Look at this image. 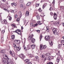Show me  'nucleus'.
<instances>
[{
    "mask_svg": "<svg viewBox=\"0 0 64 64\" xmlns=\"http://www.w3.org/2000/svg\"><path fill=\"white\" fill-rule=\"evenodd\" d=\"M2 61L4 63H5L4 64H9V63H11L12 64H14V62H13L12 60H11V59H10L9 58H2Z\"/></svg>",
    "mask_w": 64,
    "mask_h": 64,
    "instance_id": "obj_1",
    "label": "nucleus"
},
{
    "mask_svg": "<svg viewBox=\"0 0 64 64\" xmlns=\"http://www.w3.org/2000/svg\"><path fill=\"white\" fill-rule=\"evenodd\" d=\"M33 36V34L30 35L28 37V39L29 40H30L32 43H34V41H35V39L32 38Z\"/></svg>",
    "mask_w": 64,
    "mask_h": 64,
    "instance_id": "obj_2",
    "label": "nucleus"
},
{
    "mask_svg": "<svg viewBox=\"0 0 64 64\" xmlns=\"http://www.w3.org/2000/svg\"><path fill=\"white\" fill-rule=\"evenodd\" d=\"M0 22L2 23L3 22V24H7L8 23L7 22V20H2V18L1 17V16H0Z\"/></svg>",
    "mask_w": 64,
    "mask_h": 64,
    "instance_id": "obj_3",
    "label": "nucleus"
},
{
    "mask_svg": "<svg viewBox=\"0 0 64 64\" xmlns=\"http://www.w3.org/2000/svg\"><path fill=\"white\" fill-rule=\"evenodd\" d=\"M52 30L54 34H55V35H58V32H57V30L55 28H53L52 29Z\"/></svg>",
    "mask_w": 64,
    "mask_h": 64,
    "instance_id": "obj_4",
    "label": "nucleus"
},
{
    "mask_svg": "<svg viewBox=\"0 0 64 64\" xmlns=\"http://www.w3.org/2000/svg\"><path fill=\"white\" fill-rule=\"evenodd\" d=\"M26 42V38H24V40L22 41V43L23 45H24L23 46V47L24 48V49H25V48H26V47L24 46L25 45V42Z\"/></svg>",
    "mask_w": 64,
    "mask_h": 64,
    "instance_id": "obj_5",
    "label": "nucleus"
},
{
    "mask_svg": "<svg viewBox=\"0 0 64 64\" xmlns=\"http://www.w3.org/2000/svg\"><path fill=\"white\" fill-rule=\"evenodd\" d=\"M16 33L18 34H21V30H20L18 29L16 30L15 31Z\"/></svg>",
    "mask_w": 64,
    "mask_h": 64,
    "instance_id": "obj_6",
    "label": "nucleus"
},
{
    "mask_svg": "<svg viewBox=\"0 0 64 64\" xmlns=\"http://www.w3.org/2000/svg\"><path fill=\"white\" fill-rule=\"evenodd\" d=\"M60 10L62 12H64V7L63 6H60Z\"/></svg>",
    "mask_w": 64,
    "mask_h": 64,
    "instance_id": "obj_7",
    "label": "nucleus"
},
{
    "mask_svg": "<svg viewBox=\"0 0 64 64\" xmlns=\"http://www.w3.org/2000/svg\"><path fill=\"white\" fill-rule=\"evenodd\" d=\"M19 56L20 58L22 59H24L25 58V56H24L23 54H21L19 55Z\"/></svg>",
    "mask_w": 64,
    "mask_h": 64,
    "instance_id": "obj_8",
    "label": "nucleus"
},
{
    "mask_svg": "<svg viewBox=\"0 0 64 64\" xmlns=\"http://www.w3.org/2000/svg\"><path fill=\"white\" fill-rule=\"evenodd\" d=\"M45 39L46 41H48L50 39V36H46L45 38Z\"/></svg>",
    "mask_w": 64,
    "mask_h": 64,
    "instance_id": "obj_9",
    "label": "nucleus"
},
{
    "mask_svg": "<svg viewBox=\"0 0 64 64\" xmlns=\"http://www.w3.org/2000/svg\"><path fill=\"white\" fill-rule=\"evenodd\" d=\"M38 24H39V25H41V23H40V21L38 22L37 23L34 25V26H37V25H38Z\"/></svg>",
    "mask_w": 64,
    "mask_h": 64,
    "instance_id": "obj_10",
    "label": "nucleus"
},
{
    "mask_svg": "<svg viewBox=\"0 0 64 64\" xmlns=\"http://www.w3.org/2000/svg\"><path fill=\"white\" fill-rule=\"evenodd\" d=\"M56 61L57 62H56V64H58L59 63V61H60V57H58L56 58Z\"/></svg>",
    "mask_w": 64,
    "mask_h": 64,
    "instance_id": "obj_11",
    "label": "nucleus"
},
{
    "mask_svg": "<svg viewBox=\"0 0 64 64\" xmlns=\"http://www.w3.org/2000/svg\"><path fill=\"white\" fill-rule=\"evenodd\" d=\"M57 14L54 12V20H56L57 19Z\"/></svg>",
    "mask_w": 64,
    "mask_h": 64,
    "instance_id": "obj_12",
    "label": "nucleus"
},
{
    "mask_svg": "<svg viewBox=\"0 0 64 64\" xmlns=\"http://www.w3.org/2000/svg\"><path fill=\"white\" fill-rule=\"evenodd\" d=\"M14 42L16 44H19L20 43V40H14Z\"/></svg>",
    "mask_w": 64,
    "mask_h": 64,
    "instance_id": "obj_13",
    "label": "nucleus"
},
{
    "mask_svg": "<svg viewBox=\"0 0 64 64\" xmlns=\"http://www.w3.org/2000/svg\"><path fill=\"white\" fill-rule=\"evenodd\" d=\"M40 50H42V49H44V46H43L41 44L40 46Z\"/></svg>",
    "mask_w": 64,
    "mask_h": 64,
    "instance_id": "obj_14",
    "label": "nucleus"
},
{
    "mask_svg": "<svg viewBox=\"0 0 64 64\" xmlns=\"http://www.w3.org/2000/svg\"><path fill=\"white\" fill-rule=\"evenodd\" d=\"M29 12H28V11H27L26 12V13L25 14V15L26 16H29Z\"/></svg>",
    "mask_w": 64,
    "mask_h": 64,
    "instance_id": "obj_15",
    "label": "nucleus"
},
{
    "mask_svg": "<svg viewBox=\"0 0 64 64\" xmlns=\"http://www.w3.org/2000/svg\"><path fill=\"white\" fill-rule=\"evenodd\" d=\"M18 15H20V18H21L22 16V14L21 13V12H18Z\"/></svg>",
    "mask_w": 64,
    "mask_h": 64,
    "instance_id": "obj_16",
    "label": "nucleus"
},
{
    "mask_svg": "<svg viewBox=\"0 0 64 64\" xmlns=\"http://www.w3.org/2000/svg\"><path fill=\"white\" fill-rule=\"evenodd\" d=\"M24 62L25 63H28L29 62V59H26L24 60Z\"/></svg>",
    "mask_w": 64,
    "mask_h": 64,
    "instance_id": "obj_17",
    "label": "nucleus"
},
{
    "mask_svg": "<svg viewBox=\"0 0 64 64\" xmlns=\"http://www.w3.org/2000/svg\"><path fill=\"white\" fill-rule=\"evenodd\" d=\"M47 3H45L44 4V5H43L42 6V8L43 9H44V7H46L47 6Z\"/></svg>",
    "mask_w": 64,
    "mask_h": 64,
    "instance_id": "obj_18",
    "label": "nucleus"
},
{
    "mask_svg": "<svg viewBox=\"0 0 64 64\" xmlns=\"http://www.w3.org/2000/svg\"><path fill=\"white\" fill-rule=\"evenodd\" d=\"M31 47L32 49H34L35 48V45L34 44H32V46H31Z\"/></svg>",
    "mask_w": 64,
    "mask_h": 64,
    "instance_id": "obj_19",
    "label": "nucleus"
},
{
    "mask_svg": "<svg viewBox=\"0 0 64 64\" xmlns=\"http://www.w3.org/2000/svg\"><path fill=\"white\" fill-rule=\"evenodd\" d=\"M11 5H12V6H17V4L14 3H12L11 4Z\"/></svg>",
    "mask_w": 64,
    "mask_h": 64,
    "instance_id": "obj_20",
    "label": "nucleus"
},
{
    "mask_svg": "<svg viewBox=\"0 0 64 64\" xmlns=\"http://www.w3.org/2000/svg\"><path fill=\"white\" fill-rule=\"evenodd\" d=\"M16 49H17V50H20L21 49V48L20 46H18V47H17L16 46Z\"/></svg>",
    "mask_w": 64,
    "mask_h": 64,
    "instance_id": "obj_21",
    "label": "nucleus"
},
{
    "mask_svg": "<svg viewBox=\"0 0 64 64\" xmlns=\"http://www.w3.org/2000/svg\"><path fill=\"white\" fill-rule=\"evenodd\" d=\"M46 28L47 29L46 30V31L48 32H49V28H48V26L46 27Z\"/></svg>",
    "mask_w": 64,
    "mask_h": 64,
    "instance_id": "obj_22",
    "label": "nucleus"
},
{
    "mask_svg": "<svg viewBox=\"0 0 64 64\" xmlns=\"http://www.w3.org/2000/svg\"><path fill=\"white\" fill-rule=\"evenodd\" d=\"M46 55L47 56H48V57H50V54L49 53H46Z\"/></svg>",
    "mask_w": 64,
    "mask_h": 64,
    "instance_id": "obj_23",
    "label": "nucleus"
},
{
    "mask_svg": "<svg viewBox=\"0 0 64 64\" xmlns=\"http://www.w3.org/2000/svg\"><path fill=\"white\" fill-rule=\"evenodd\" d=\"M11 55L12 57H15V53L14 52Z\"/></svg>",
    "mask_w": 64,
    "mask_h": 64,
    "instance_id": "obj_24",
    "label": "nucleus"
},
{
    "mask_svg": "<svg viewBox=\"0 0 64 64\" xmlns=\"http://www.w3.org/2000/svg\"><path fill=\"white\" fill-rule=\"evenodd\" d=\"M1 53L2 54H4V53H5V51L4 50H2L1 51Z\"/></svg>",
    "mask_w": 64,
    "mask_h": 64,
    "instance_id": "obj_25",
    "label": "nucleus"
},
{
    "mask_svg": "<svg viewBox=\"0 0 64 64\" xmlns=\"http://www.w3.org/2000/svg\"><path fill=\"white\" fill-rule=\"evenodd\" d=\"M11 26L12 27H16V25L14 24H12Z\"/></svg>",
    "mask_w": 64,
    "mask_h": 64,
    "instance_id": "obj_26",
    "label": "nucleus"
},
{
    "mask_svg": "<svg viewBox=\"0 0 64 64\" xmlns=\"http://www.w3.org/2000/svg\"><path fill=\"white\" fill-rule=\"evenodd\" d=\"M36 17L38 20H40V17L39 16H36Z\"/></svg>",
    "mask_w": 64,
    "mask_h": 64,
    "instance_id": "obj_27",
    "label": "nucleus"
},
{
    "mask_svg": "<svg viewBox=\"0 0 64 64\" xmlns=\"http://www.w3.org/2000/svg\"><path fill=\"white\" fill-rule=\"evenodd\" d=\"M49 43L51 45V46H52L53 45V44L52 43V41L51 40H50L49 41Z\"/></svg>",
    "mask_w": 64,
    "mask_h": 64,
    "instance_id": "obj_28",
    "label": "nucleus"
},
{
    "mask_svg": "<svg viewBox=\"0 0 64 64\" xmlns=\"http://www.w3.org/2000/svg\"><path fill=\"white\" fill-rule=\"evenodd\" d=\"M14 37H15V36H14V35L11 36V38L12 39H14Z\"/></svg>",
    "mask_w": 64,
    "mask_h": 64,
    "instance_id": "obj_29",
    "label": "nucleus"
},
{
    "mask_svg": "<svg viewBox=\"0 0 64 64\" xmlns=\"http://www.w3.org/2000/svg\"><path fill=\"white\" fill-rule=\"evenodd\" d=\"M0 7L2 9H3L4 8V6H2V5L1 4L0 5Z\"/></svg>",
    "mask_w": 64,
    "mask_h": 64,
    "instance_id": "obj_30",
    "label": "nucleus"
},
{
    "mask_svg": "<svg viewBox=\"0 0 64 64\" xmlns=\"http://www.w3.org/2000/svg\"><path fill=\"white\" fill-rule=\"evenodd\" d=\"M58 56H60V51H58L57 53L56 54Z\"/></svg>",
    "mask_w": 64,
    "mask_h": 64,
    "instance_id": "obj_31",
    "label": "nucleus"
},
{
    "mask_svg": "<svg viewBox=\"0 0 64 64\" xmlns=\"http://www.w3.org/2000/svg\"><path fill=\"white\" fill-rule=\"evenodd\" d=\"M30 46L29 45H28L27 46V48L28 49H30Z\"/></svg>",
    "mask_w": 64,
    "mask_h": 64,
    "instance_id": "obj_32",
    "label": "nucleus"
},
{
    "mask_svg": "<svg viewBox=\"0 0 64 64\" xmlns=\"http://www.w3.org/2000/svg\"><path fill=\"white\" fill-rule=\"evenodd\" d=\"M35 58H36V60H39V58H38V56H35Z\"/></svg>",
    "mask_w": 64,
    "mask_h": 64,
    "instance_id": "obj_33",
    "label": "nucleus"
},
{
    "mask_svg": "<svg viewBox=\"0 0 64 64\" xmlns=\"http://www.w3.org/2000/svg\"><path fill=\"white\" fill-rule=\"evenodd\" d=\"M42 35H40V41L41 40V39H42Z\"/></svg>",
    "mask_w": 64,
    "mask_h": 64,
    "instance_id": "obj_34",
    "label": "nucleus"
},
{
    "mask_svg": "<svg viewBox=\"0 0 64 64\" xmlns=\"http://www.w3.org/2000/svg\"><path fill=\"white\" fill-rule=\"evenodd\" d=\"M2 55H3V57H4V58H5V56H6V54H4H4H2Z\"/></svg>",
    "mask_w": 64,
    "mask_h": 64,
    "instance_id": "obj_35",
    "label": "nucleus"
},
{
    "mask_svg": "<svg viewBox=\"0 0 64 64\" xmlns=\"http://www.w3.org/2000/svg\"><path fill=\"white\" fill-rule=\"evenodd\" d=\"M30 26L32 27H33L34 26V25H33V23H31L30 24Z\"/></svg>",
    "mask_w": 64,
    "mask_h": 64,
    "instance_id": "obj_36",
    "label": "nucleus"
},
{
    "mask_svg": "<svg viewBox=\"0 0 64 64\" xmlns=\"http://www.w3.org/2000/svg\"><path fill=\"white\" fill-rule=\"evenodd\" d=\"M13 47H14V48H17V46H16V44H14Z\"/></svg>",
    "mask_w": 64,
    "mask_h": 64,
    "instance_id": "obj_37",
    "label": "nucleus"
},
{
    "mask_svg": "<svg viewBox=\"0 0 64 64\" xmlns=\"http://www.w3.org/2000/svg\"><path fill=\"white\" fill-rule=\"evenodd\" d=\"M9 20H12V17L11 16H10L9 17Z\"/></svg>",
    "mask_w": 64,
    "mask_h": 64,
    "instance_id": "obj_38",
    "label": "nucleus"
},
{
    "mask_svg": "<svg viewBox=\"0 0 64 64\" xmlns=\"http://www.w3.org/2000/svg\"><path fill=\"white\" fill-rule=\"evenodd\" d=\"M60 42L62 44H63V43H64V40H62Z\"/></svg>",
    "mask_w": 64,
    "mask_h": 64,
    "instance_id": "obj_39",
    "label": "nucleus"
},
{
    "mask_svg": "<svg viewBox=\"0 0 64 64\" xmlns=\"http://www.w3.org/2000/svg\"><path fill=\"white\" fill-rule=\"evenodd\" d=\"M38 11L40 12H42V10H41V8H40L38 10Z\"/></svg>",
    "mask_w": 64,
    "mask_h": 64,
    "instance_id": "obj_40",
    "label": "nucleus"
},
{
    "mask_svg": "<svg viewBox=\"0 0 64 64\" xmlns=\"http://www.w3.org/2000/svg\"><path fill=\"white\" fill-rule=\"evenodd\" d=\"M5 32V30H2V34H3V33H4Z\"/></svg>",
    "mask_w": 64,
    "mask_h": 64,
    "instance_id": "obj_41",
    "label": "nucleus"
},
{
    "mask_svg": "<svg viewBox=\"0 0 64 64\" xmlns=\"http://www.w3.org/2000/svg\"><path fill=\"white\" fill-rule=\"evenodd\" d=\"M30 4H31V3L30 2H29V3L27 4V6H29V5H30Z\"/></svg>",
    "mask_w": 64,
    "mask_h": 64,
    "instance_id": "obj_42",
    "label": "nucleus"
},
{
    "mask_svg": "<svg viewBox=\"0 0 64 64\" xmlns=\"http://www.w3.org/2000/svg\"><path fill=\"white\" fill-rule=\"evenodd\" d=\"M13 53V52H12V51H10V54H11V55H12Z\"/></svg>",
    "mask_w": 64,
    "mask_h": 64,
    "instance_id": "obj_43",
    "label": "nucleus"
},
{
    "mask_svg": "<svg viewBox=\"0 0 64 64\" xmlns=\"http://www.w3.org/2000/svg\"><path fill=\"white\" fill-rule=\"evenodd\" d=\"M3 9L4 10L6 11L7 10V8H3Z\"/></svg>",
    "mask_w": 64,
    "mask_h": 64,
    "instance_id": "obj_44",
    "label": "nucleus"
},
{
    "mask_svg": "<svg viewBox=\"0 0 64 64\" xmlns=\"http://www.w3.org/2000/svg\"><path fill=\"white\" fill-rule=\"evenodd\" d=\"M50 14L51 15H54V14L52 12H50Z\"/></svg>",
    "mask_w": 64,
    "mask_h": 64,
    "instance_id": "obj_45",
    "label": "nucleus"
},
{
    "mask_svg": "<svg viewBox=\"0 0 64 64\" xmlns=\"http://www.w3.org/2000/svg\"><path fill=\"white\" fill-rule=\"evenodd\" d=\"M44 49H45V48H46V45L44 46Z\"/></svg>",
    "mask_w": 64,
    "mask_h": 64,
    "instance_id": "obj_46",
    "label": "nucleus"
},
{
    "mask_svg": "<svg viewBox=\"0 0 64 64\" xmlns=\"http://www.w3.org/2000/svg\"><path fill=\"white\" fill-rule=\"evenodd\" d=\"M52 3L53 4H55V0H54L53 2H52Z\"/></svg>",
    "mask_w": 64,
    "mask_h": 64,
    "instance_id": "obj_47",
    "label": "nucleus"
},
{
    "mask_svg": "<svg viewBox=\"0 0 64 64\" xmlns=\"http://www.w3.org/2000/svg\"><path fill=\"white\" fill-rule=\"evenodd\" d=\"M21 7H22V8H23V4H22L21 5V6H20Z\"/></svg>",
    "mask_w": 64,
    "mask_h": 64,
    "instance_id": "obj_48",
    "label": "nucleus"
},
{
    "mask_svg": "<svg viewBox=\"0 0 64 64\" xmlns=\"http://www.w3.org/2000/svg\"><path fill=\"white\" fill-rule=\"evenodd\" d=\"M36 6L37 7H38V6H39V4H36Z\"/></svg>",
    "mask_w": 64,
    "mask_h": 64,
    "instance_id": "obj_49",
    "label": "nucleus"
},
{
    "mask_svg": "<svg viewBox=\"0 0 64 64\" xmlns=\"http://www.w3.org/2000/svg\"><path fill=\"white\" fill-rule=\"evenodd\" d=\"M20 0V2L21 3H22L23 2V0Z\"/></svg>",
    "mask_w": 64,
    "mask_h": 64,
    "instance_id": "obj_50",
    "label": "nucleus"
},
{
    "mask_svg": "<svg viewBox=\"0 0 64 64\" xmlns=\"http://www.w3.org/2000/svg\"><path fill=\"white\" fill-rule=\"evenodd\" d=\"M30 58H32V57H33V55H30Z\"/></svg>",
    "mask_w": 64,
    "mask_h": 64,
    "instance_id": "obj_51",
    "label": "nucleus"
},
{
    "mask_svg": "<svg viewBox=\"0 0 64 64\" xmlns=\"http://www.w3.org/2000/svg\"><path fill=\"white\" fill-rule=\"evenodd\" d=\"M52 62H49L48 63H47V64H51Z\"/></svg>",
    "mask_w": 64,
    "mask_h": 64,
    "instance_id": "obj_52",
    "label": "nucleus"
},
{
    "mask_svg": "<svg viewBox=\"0 0 64 64\" xmlns=\"http://www.w3.org/2000/svg\"><path fill=\"white\" fill-rule=\"evenodd\" d=\"M17 16L18 15L17 14H16L15 16V18H17Z\"/></svg>",
    "mask_w": 64,
    "mask_h": 64,
    "instance_id": "obj_53",
    "label": "nucleus"
},
{
    "mask_svg": "<svg viewBox=\"0 0 64 64\" xmlns=\"http://www.w3.org/2000/svg\"><path fill=\"white\" fill-rule=\"evenodd\" d=\"M37 32H38V33H39V32H40V30H37Z\"/></svg>",
    "mask_w": 64,
    "mask_h": 64,
    "instance_id": "obj_54",
    "label": "nucleus"
},
{
    "mask_svg": "<svg viewBox=\"0 0 64 64\" xmlns=\"http://www.w3.org/2000/svg\"><path fill=\"white\" fill-rule=\"evenodd\" d=\"M19 20H20L19 18H17V21H19Z\"/></svg>",
    "mask_w": 64,
    "mask_h": 64,
    "instance_id": "obj_55",
    "label": "nucleus"
},
{
    "mask_svg": "<svg viewBox=\"0 0 64 64\" xmlns=\"http://www.w3.org/2000/svg\"><path fill=\"white\" fill-rule=\"evenodd\" d=\"M11 12L12 13H13L14 12V10H11Z\"/></svg>",
    "mask_w": 64,
    "mask_h": 64,
    "instance_id": "obj_56",
    "label": "nucleus"
},
{
    "mask_svg": "<svg viewBox=\"0 0 64 64\" xmlns=\"http://www.w3.org/2000/svg\"><path fill=\"white\" fill-rule=\"evenodd\" d=\"M28 64H32V63H31V62H28Z\"/></svg>",
    "mask_w": 64,
    "mask_h": 64,
    "instance_id": "obj_57",
    "label": "nucleus"
},
{
    "mask_svg": "<svg viewBox=\"0 0 64 64\" xmlns=\"http://www.w3.org/2000/svg\"><path fill=\"white\" fill-rule=\"evenodd\" d=\"M5 57H6V58H7V59L8 58V56H7L6 55V56H5Z\"/></svg>",
    "mask_w": 64,
    "mask_h": 64,
    "instance_id": "obj_58",
    "label": "nucleus"
},
{
    "mask_svg": "<svg viewBox=\"0 0 64 64\" xmlns=\"http://www.w3.org/2000/svg\"><path fill=\"white\" fill-rule=\"evenodd\" d=\"M6 12H9V10H8L7 9L6 10Z\"/></svg>",
    "mask_w": 64,
    "mask_h": 64,
    "instance_id": "obj_59",
    "label": "nucleus"
},
{
    "mask_svg": "<svg viewBox=\"0 0 64 64\" xmlns=\"http://www.w3.org/2000/svg\"><path fill=\"white\" fill-rule=\"evenodd\" d=\"M47 59V58H44V61H46V60Z\"/></svg>",
    "mask_w": 64,
    "mask_h": 64,
    "instance_id": "obj_60",
    "label": "nucleus"
},
{
    "mask_svg": "<svg viewBox=\"0 0 64 64\" xmlns=\"http://www.w3.org/2000/svg\"><path fill=\"white\" fill-rule=\"evenodd\" d=\"M42 57L43 58H44V56H43V55H42Z\"/></svg>",
    "mask_w": 64,
    "mask_h": 64,
    "instance_id": "obj_61",
    "label": "nucleus"
},
{
    "mask_svg": "<svg viewBox=\"0 0 64 64\" xmlns=\"http://www.w3.org/2000/svg\"><path fill=\"white\" fill-rule=\"evenodd\" d=\"M62 25H63V26L64 27V22L62 23Z\"/></svg>",
    "mask_w": 64,
    "mask_h": 64,
    "instance_id": "obj_62",
    "label": "nucleus"
},
{
    "mask_svg": "<svg viewBox=\"0 0 64 64\" xmlns=\"http://www.w3.org/2000/svg\"><path fill=\"white\" fill-rule=\"evenodd\" d=\"M4 2H5L6 0H2Z\"/></svg>",
    "mask_w": 64,
    "mask_h": 64,
    "instance_id": "obj_63",
    "label": "nucleus"
},
{
    "mask_svg": "<svg viewBox=\"0 0 64 64\" xmlns=\"http://www.w3.org/2000/svg\"><path fill=\"white\" fill-rule=\"evenodd\" d=\"M56 23H57V24H59V22L58 21L56 22Z\"/></svg>",
    "mask_w": 64,
    "mask_h": 64,
    "instance_id": "obj_64",
    "label": "nucleus"
}]
</instances>
